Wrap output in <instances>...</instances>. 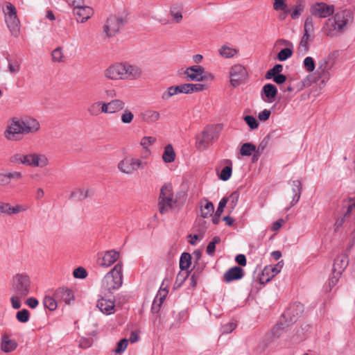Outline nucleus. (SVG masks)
Here are the masks:
<instances>
[{"label":"nucleus","mask_w":355,"mask_h":355,"mask_svg":"<svg viewBox=\"0 0 355 355\" xmlns=\"http://www.w3.org/2000/svg\"><path fill=\"white\" fill-rule=\"evenodd\" d=\"M123 283L122 264L118 263L106 274L102 280V285L108 291L118 289Z\"/></svg>","instance_id":"nucleus-7"},{"label":"nucleus","mask_w":355,"mask_h":355,"mask_svg":"<svg viewBox=\"0 0 355 355\" xmlns=\"http://www.w3.org/2000/svg\"><path fill=\"white\" fill-rule=\"evenodd\" d=\"M334 12V6L328 5L325 3H315L310 8V12L312 15L320 18H325L331 15Z\"/></svg>","instance_id":"nucleus-14"},{"label":"nucleus","mask_w":355,"mask_h":355,"mask_svg":"<svg viewBox=\"0 0 355 355\" xmlns=\"http://www.w3.org/2000/svg\"><path fill=\"white\" fill-rule=\"evenodd\" d=\"M73 276L76 278L84 279L87 277V272L83 267H78L73 270Z\"/></svg>","instance_id":"nucleus-56"},{"label":"nucleus","mask_w":355,"mask_h":355,"mask_svg":"<svg viewBox=\"0 0 355 355\" xmlns=\"http://www.w3.org/2000/svg\"><path fill=\"white\" fill-rule=\"evenodd\" d=\"M220 242V238L219 236H214L212 241L208 244L206 252L210 255L213 256L215 253L216 245Z\"/></svg>","instance_id":"nucleus-42"},{"label":"nucleus","mask_w":355,"mask_h":355,"mask_svg":"<svg viewBox=\"0 0 355 355\" xmlns=\"http://www.w3.org/2000/svg\"><path fill=\"white\" fill-rule=\"evenodd\" d=\"M123 24L124 20L122 17L115 15L110 16L108 17L106 24L103 26V31L107 37H113L119 32Z\"/></svg>","instance_id":"nucleus-11"},{"label":"nucleus","mask_w":355,"mask_h":355,"mask_svg":"<svg viewBox=\"0 0 355 355\" xmlns=\"http://www.w3.org/2000/svg\"><path fill=\"white\" fill-rule=\"evenodd\" d=\"M21 68V62L19 60H8V71L12 74L18 73Z\"/></svg>","instance_id":"nucleus-45"},{"label":"nucleus","mask_w":355,"mask_h":355,"mask_svg":"<svg viewBox=\"0 0 355 355\" xmlns=\"http://www.w3.org/2000/svg\"><path fill=\"white\" fill-rule=\"evenodd\" d=\"M270 270L272 271V275L270 277L266 278V282H269L272 278H273L275 275H277L279 272L277 270V268L274 267V266H266V271Z\"/></svg>","instance_id":"nucleus-61"},{"label":"nucleus","mask_w":355,"mask_h":355,"mask_svg":"<svg viewBox=\"0 0 355 355\" xmlns=\"http://www.w3.org/2000/svg\"><path fill=\"white\" fill-rule=\"evenodd\" d=\"M52 60L53 62H64V56L61 47H58L54 49L52 53Z\"/></svg>","instance_id":"nucleus-41"},{"label":"nucleus","mask_w":355,"mask_h":355,"mask_svg":"<svg viewBox=\"0 0 355 355\" xmlns=\"http://www.w3.org/2000/svg\"><path fill=\"white\" fill-rule=\"evenodd\" d=\"M191 93L201 92L206 89V86L205 85L200 84V83H197V84L191 83Z\"/></svg>","instance_id":"nucleus-63"},{"label":"nucleus","mask_w":355,"mask_h":355,"mask_svg":"<svg viewBox=\"0 0 355 355\" xmlns=\"http://www.w3.org/2000/svg\"><path fill=\"white\" fill-rule=\"evenodd\" d=\"M168 294V291L166 289L159 290L154 300L158 302L159 304H162L164 300H165L166 295Z\"/></svg>","instance_id":"nucleus-57"},{"label":"nucleus","mask_w":355,"mask_h":355,"mask_svg":"<svg viewBox=\"0 0 355 355\" xmlns=\"http://www.w3.org/2000/svg\"><path fill=\"white\" fill-rule=\"evenodd\" d=\"M134 119L133 113L128 109L123 110L121 119L123 123H130Z\"/></svg>","instance_id":"nucleus-51"},{"label":"nucleus","mask_w":355,"mask_h":355,"mask_svg":"<svg viewBox=\"0 0 355 355\" xmlns=\"http://www.w3.org/2000/svg\"><path fill=\"white\" fill-rule=\"evenodd\" d=\"M25 162L26 166L44 168L49 164V159L44 154L31 153L26 154Z\"/></svg>","instance_id":"nucleus-13"},{"label":"nucleus","mask_w":355,"mask_h":355,"mask_svg":"<svg viewBox=\"0 0 355 355\" xmlns=\"http://www.w3.org/2000/svg\"><path fill=\"white\" fill-rule=\"evenodd\" d=\"M96 306L104 314L110 315L115 312L114 302L110 300L101 298L98 300Z\"/></svg>","instance_id":"nucleus-21"},{"label":"nucleus","mask_w":355,"mask_h":355,"mask_svg":"<svg viewBox=\"0 0 355 355\" xmlns=\"http://www.w3.org/2000/svg\"><path fill=\"white\" fill-rule=\"evenodd\" d=\"M16 318L20 322L25 323L29 320L30 313L27 309L19 311L16 314Z\"/></svg>","instance_id":"nucleus-49"},{"label":"nucleus","mask_w":355,"mask_h":355,"mask_svg":"<svg viewBox=\"0 0 355 355\" xmlns=\"http://www.w3.org/2000/svg\"><path fill=\"white\" fill-rule=\"evenodd\" d=\"M160 114L158 112L148 110L143 113V119L147 123H154L159 120Z\"/></svg>","instance_id":"nucleus-32"},{"label":"nucleus","mask_w":355,"mask_h":355,"mask_svg":"<svg viewBox=\"0 0 355 355\" xmlns=\"http://www.w3.org/2000/svg\"><path fill=\"white\" fill-rule=\"evenodd\" d=\"M170 14L173 17V21L179 23L182 21V15L180 11H175L173 8H171L170 10Z\"/></svg>","instance_id":"nucleus-59"},{"label":"nucleus","mask_w":355,"mask_h":355,"mask_svg":"<svg viewBox=\"0 0 355 355\" xmlns=\"http://www.w3.org/2000/svg\"><path fill=\"white\" fill-rule=\"evenodd\" d=\"M282 70L283 67L282 64H275L272 69L266 72L265 77L266 79H270L272 76L280 74L279 73L282 72Z\"/></svg>","instance_id":"nucleus-44"},{"label":"nucleus","mask_w":355,"mask_h":355,"mask_svg":"<svg viewBox=\"0 0 355 355\" xmlns=\"http://www.w3.org/2000/svg\"><path fill=\"white\" fill-rule=\"evenodd\" d=\"M352 20L353 15L351 10H341L325 21L322 31L327 37H337L345 31L347 24Z\"/></svg>","instance_id":"nucleus-3"},{"label":"nucleus","mask_w":355,"mask_h":355,"mask_svg":"<svg viewBox=\"0 0 355 355\" xmlns=\"http://www.w3.org/2000/svg\"><path fill=\"white\" fill-rule=\"evenodd\" d=\"M147 165L146 162H142L137 158H125L118 164L119 170L126 174H132L138 169H143Z\"/></svg>","instance_id":"nucleus-10"},{"label":"nucleus","mask_w":355,"mask_h":355,"mask_svg":"<svg viewBox=\"0 0 355 355\" xmlns=\"http://www.w3.org/2000/svg\"><path fill=\"white\" fill-rule=\"evenodd\" d=\"M31 288V281L28 275L17 273L12 277L10 283V291L12 293L10 302L13 309H20L21 300L29 295Z\"/></svg>","instance_id":"nucleus-4"},{"label":"nucleus","mask_w":355,"mask_h":355,"mask_svg":"<svg viewBox=\"0 0 355 355\" xmlns=\"http://www.w3.org/2000/svg\"><path fill=\"white\" fill-rule=\"evenodd\" d=\"M331 68V65L328 59L320 60L315 73V76L313 77V75L307 76L306 78L300 82L297 90H302L304 87L310 86L312 82H316L320 79L322 83H325L329 79V70Z\"/></svg>","instance_id":"nucleus-6"},{"label":"nucleus","mask_w":355,"mask_h":355,"mask_svg":"<svg viewBox=\"0 0 355 355\" xmlns=\"http://www.w3.org/2000/svg\"><path fill=\"white\" fill-rule=\"evenodd\" d=\"M191 83H185L176 86L169 87L162 95L163 100H168L178 94H191Z\"/></svg>","instance_id":"nucleus-16"},{"label":"nucleus","mask_w":355,"mask_h":355,"mask_svg":"<svg viewBox=\"0 0 355 355\" xmlns=\"http://www.w3.org/2000/svg\"><path fill=\"white\" fill-rule=\"evenodd\" d=\"M347 209L345 211V216L349 217L350 215L355 214V200L349 198L346 202Z\"/></svg>","instance_id":"nucleus-46"},{"label":"nucleus","mask_w":355,"mask_h":355,"mask_svg":"<svg viewBox=\"0 0 355 355\" xmlns=\"http://www.w3.org/2000/svg\"><path fill=\"white\" fill-rule=\"evenodd\" d=\"M244 121L251 129H256L258 128L259 123L254 116L249 115L245 116H244Z\"/></svg>","instance_id":"nucleus-54"},{"label":"nucleus","mask_w":355,"mask_h":355,"mask_svg":"<svg viewBox=\"0 0 355 355\" xmlns=\"http://www.w3.org/2000/svg\"><path fill=\"white\" fill-rule=\"evenodd\" d=\"M304 67L308 72H312L315 67L314 60L311 57H306L304 60Z\"/></svg>","instance_id":"nucleus-52"},{"label":"nucleus","mask_w":355,"mask_h":355,"mask_svg":"<svg viewBox=\"0 0 355 355\" xmlns=\"http://www.w3.org/2000/svg\"><path fill=\"white\" fill-rule=\"evenodd\" d=\"M204 72L205 68L196 64L187 68L184 73L187 76V81H202Z\"/></svg>","instance_id":"nucleus-17"},{"label":"nucleus","mask_w":355,"mask_h":355,"mask_svg":"<svg viewBox=\"0 0 355 355\" xmlns=\"http://www.w3.org/2000/svg\"><path fill=\"white\" fill-rule=\"evenodd\" d=\"M256 146L252 143H245L240 148V153L242 156H250L256 152Z\"/></svg>","instance_id":"nucleus-36"},{"label":"nucleus","mask_w":355,"mask_h":355,"mask_svg":"<svg viewBox=\"0 0 355 355\" xmlns=\"http://www.w3.org/2000/svg\"><path fill=\"white\" fill-rule=\"evenodd\" d=\"M314 32V22L312 17H308L304 22V33L312 34Z\"/></svg>","instance_id":"nucleus-48"},{"label":"nucleus","mask_w":355,"mask_h":355,"mask_svg":"<svg viewBox=\"0 0 355 355\" xmlns=\"http://www.w3.org/2000/svg\"><path fill=\"white\" fill-rule=\"evenodd\" d=\"M262 94L266 96V98H263L266 102L272 103L277 94V89L272 84H266L263 87Z\"/></svg>","instance_id":"nucleus-24"},{"label":"nucleus","mask_w":355,"mask_h":355,"mask_svg":"<svg viewBox=\"0 0 355 355\" xmlns=\"http://www.w3.org/2000/svg\"><path fill=\"white\" fill-rule=\"evenodd\" d=\"M128 344V340L126 338L121 339L119 342H118L116 347L114 349L116 353L120 354L125 351L127 348Z\"/></svg>","instance_id":"nucleus-55"},{"label":"nucleus","mask_w":355,"mask_h":355,"mask_svg":"<svg viewBox=\"0 0 355 355\" xmlns=\"http://www.w3.org/2000/svg\"><path fill=\"white\" fill-rule=\"evenodd\" d=\"M40 127L39 122L32 117L13 118L4 132V136L8 140L18 141L21 139V135L36 132Z\"/></svg>","instance_id":"nucleus-2"},{"label":"nucleus","mask_w":355,"mask_h":355,"mask_svg":"<svg viewBox=\"0 0 355 355\" xmlns=\"http://www.w3.org/2000/svg\"><path fill=\"white\" fill-rule=\"evenodd\" d=\"M58 300L54 297L45 296L43 300L44 306L50 311H54L57 308Z\"/></svg>","instance_id":"nucleus-37"},{"label":"nucleus","mask_w":355,"mask_h":355,"mask_svg":"<svg viewBox=\"0 0 355 355\" xmlns=\"http://www.w3.org/2000/svg\"><path fill=\"white\" fill-rule=\"evenodd\" d=\"M232 171V169L230 166H225L220 172V178L223 181H227L231 177Z\"/></svg>","instance_id":"nucleus-53"},{"label":"nucleus","mask_w":355,"mask_h":355,"mask_svg":"<svg viewBox=\"0 0 355 355\" xmlns=\"http://www.w3.org/2000/svg\"><path fill=\"white\" fill-rule=\"evenodd\" d=\"M73 14L76 16V19L78 22L84 23L91 17L93 14V10L92 8L83 5L73 10Z\"/></svg>","instance_id":"nucleus-20"},{"label":"nucleus","mask_w":355,"mask_h":355,"mask_svg":"<svg viewBox=\"0 0 355 355\" xmlns=\"http://www.w3.org/2000/svg\"><path fill=\"white\" fill-rule=\"evenodd\" d=\"M92 344V341L90 338H83L80 340L79 346L81 348L86 349L89 347Z\"/></svg>","instance_id":"nucleus-62"},{"label":"nucleus","mask_w":355,"mask_h":355,"mask_svg":"<svg viewBox=\"0 0 355 355\" xmlns=\"http://www.w3.org/2000/svg\"><path fill=\"white\" fill-rule=\"evenodd\" d=\"M243 275V270L239 266H234L224 274L223 279L226 282H230L241 279Z\"/></svg>","instance_id":"nucleus-23"},{"label":"nucleus","mask_w":355,"mask_h":355,"mask_svg":"<svg viewBox=\"0 0 355 355\" xmlns=\"http://www.w3.org/2000/svg\"><path fill=\"white\" fill-rule=\"evenodd\" d=\"M313 39V35L310 33H304V35L300 42L298 48L299 51L306 53L309 51V43Z\"/></svg>","instance_id":"nucleus-30"},{"label":"nucleus","mask_w":355,"mask_h":355,"mask_svg":"<svg viewBox=\"0 0 355 355\" xmlns=\"http://www.w3.org/2000/svg\"><path fill=\"white\" fill-rule=\"evenodd\" d=\"M26 210V208L21 205H17L11 207L9 203L0 202V213L6 214L8 215L16 214Z\"/></svg>","instance_id":"nucleus-25"},{"label":"nucleus","mask_w":355,"mask_h":355,"mask_svg":"<svg viewBox=\"0 0 355 355\" xmlns=\"http://www.w3.org/2000/svg\"><path fill=\"white\" fill-rule=\"evenodd\" d=\"M157 139L153 137H144L141 139L140 144L145 149L147 155L150 154V150L148 147L156 142Z\"/></svg>","instance_id":"nucleus-39"},{"label":"nucleus","mask_w":355,"mask_h":355,"mask_svg":"<svg viewBox=\"0 0 355 355\" xmlns=\"http://www.w3.org/2000/svg\"><path fill=\"white\" fill-rule=\"evenodd\" d=\"M119 253L115 250H108L98 259V263L101 266L109 267L118 260Z\"/></svg>","instance_id":"nucleus-18"},{"label":"nucleus","mask_w":355,"mask_h":355,"mask_svg":"<svg viewBox=\"0 0 355 355\" xmlns=\"http://www.w3.org/2000/svg\"><path fill=\"white\" fill-rule=\"evenodd\" d=\"M111 114H114L121 110H123L125 106V103L121 99H112L108 102Z\"/></svg>","instance_id":"nucleus-31"},{"label":"nucleus","mask_w":355,"mask_h":355,"mask_svg":"<svg viewBox=\"0 0 355 355\" xmlns=\"http://www.w3.org/2000/svg\"><path fill=\"white\" fill-rule=\"evenodd\" d=\"M349 263L347 257L344 254L338 256L334 259L332 271L336 273V275H341Z\"/></svg>","instance_id":"nucleus-22"},{"label":"nucleus","mask_w":355,"mask_h":355,"mask_svg":"<svg viewBox=\"0 0 355 355\" xmlns=\"http://www.w3.org/2000/svg\"><path fill=\"white\" fill-rule=\"evenodd\" d=\"M220 130L221 127L220 125H207L203 130L196 136V148L200 150H203L209 148V146L218 139Z\"/></svg>","instance_id":"nucleus-5"},{"label":"nucleus","mask_w":355,"mask_h":355,"mask_svg":"<svg viewBox=\"0 0 355 355\" xmlns=\"http://www.w3.org/2000/svg\"><path fill=\"white\" fill-rule=\"evenodd\" d=\"M273 7L276 10H285L287 5L284 0H275Z\"/></svg>","instance_id":"nucleus-58"},{"label":"nucleus","mask_w":355,"mask_h":355,"mask_svg":"<svg viewBox=\"0 0 355 355\" xmlns=\"http://www.w3.org/2000/svg\"><path fill=\"white\" fill-rule=\"evenodd\" d=\"M89 196V190L84 189H76L70 195V198L76 200H83Z\"/></svg>","instance_id":"nucleus-33"},{"label":"nucleus","mask_w":355,"mask_h":355,"mask_svg":"<svg viewBox=\"0 0 355 355\" xmlns=\"http://www.w3.org/2000/svg\"><path fill=\"white\" fill-rule=\"evenodd\" d=\"M293 55V50L290 48H285L282 49L277 55V59L279 61H284L291 57Z\"/></svg>","instance_id":"nucleus-47"},{"label":"nucleus","mask_w":355,"mask_h":355,"mask_svg":"<svg viewBox=\"0 0 355 355\" xmlns=\"http://www.w3.org/2000/svg\"><path fill=\"white\" fill-rule=\"evenodd\" d=\"M239 198V193L238 191L232 192L228 197H226L227 200H228L229 206L228 208H230L231 210H234L236 207Z\"/></svg>","instance_id":"nucleus-38"},{"label":"nucleus","mask_w":355,"mask_h":355,"mask_svg":"<svg viewBox=\"0 0 355 355\" xmlns=\"http://www.w3.org/2000/svg\"><path fill=\"white\" fill-rule=\"evenodd\" d=\"M219 54L225 58H230L234 57L238 53V50L231 48L228 46L223 45L218 50Z\"/></svg>","instance_id":"nucleus-34"},{"label":"nucleus","mask_w":355,"mask_h":355,"mask_svg":"<svg viewBox=\"0 0 355 355\" xmlns=\"http://www.w3.org/2000/svg\"><path fill=\"white\" fill-rule=\"evenodd\" d=\"M54 296L59 302H64L67 304H70L74 300L72 291L67 288H59L55 291Z\"/></svg>","instance_id":"nucleus-19"},{"label":"nucleus","mask_w":355,"mask_h":355,"mask_svg":"<svg viewBox=\"0 0 355 355\" xmlns=\"http://www.w3.org/2000/svg\"><path fill=\"white\" fill-rule=\"evenodd\" d=\"M293 197L291 202V206L295 205L300 200L302 193V184L298 180L293 181Z\"/></svg>","instance_id":"nucleus-28"},{"label":"nucleus","mask_w":355,"mask_h":355,"mask_svg":"<svg viewBox=\"0 0 355 355\" xmlns=\"http://www.w3.org/2000/svg\"><path fill=\"white\" fill-rule=\"evenodd\" d=\"M191 264V256L188 252L182 254L180 259V268L182 270H187Z\"/></svg>","instance_id":"nucleus-35"},{"label":"nucleus","mask_w":355,"mask_h":355,"mask_svg":"<svg viewBox=\"0 0 355 355\" xmlns=\"http://www.w3.org/2000/svg\"><path fill=\"white\" fill-rule=\"evenodd\" d=\"M143 71L137 65L128 62H116L103 72L104 76L111 80H135L140 78Z\"/></svg>","instance_id":"nucleus-1"},{"label":"nucleus","mask_w":355,"mask_h":355,"mask_svg":"<svg viewBox=\"0 0 355 355\" xmlns=\"http://www.w3.org/2000/svg\"><path fill=\"white\" fill-rule=\"evenodd\" d=\"M304 311V306L300 302L291 305L283 313L282 316L288 323L295 322Z\"/></svg>","instance_id":"nucleus-15"},{"label":"nucleus","mask_w":355,"mask_h":355,"mask_svg":"<svg viewBox=\"0 0 355 355\" xmlns=\"http://www.w3.org/2000/svg\"><path fill=\"white\" fill-rule=\"evenodd\" d=\"M6 22L11 34L17 37L19 33V20L17 16L15 7L10 3H7L4 8Z\"/></svg>","instance_id":"nucleus-9"},{"label":"nucleus","mask_w":355,"mask_h":355,"mask_svg":"<svg viewBox=\"0 0 355 355\" xmlns=\"http://www.w3.org/2000/svg\"><path fill=\"white\" fill-rule=\"evenodd\" d=\"M8 184H9L12 180H20L23 178V175L19 171H12L5 173Z\"/></svg>","instance_id":"nucleus-50"},{"label":"nucleus","mask_w":355,"mask_h":355,"mask_svg":"<svg viewBox=\"0 0 355 355\" xmlns=\"http://www.w3.org/2000/svg\"><path fill=\"white\" fill-rule=\"evenodd\" d=\"M10 162L14 164H26V155L21 153H16L10 157Z\"/></svg>","instance_id":"nucleus-43"},{"label":"nucleus","mask_w":355,"mask_h":355,"mask_svg":"<svg viewBox=\"0 0 355 355\" xmlns=\"http://www.w3.org/2000/svg\"><path fill=\"white\" fill-rule=\"evenodd\" d=\"M270 116V111L268 110H264L259 114L258 118L260 121H266L269 119Z\"/></svg>","instance_id":"nucleus-64"},{"label":"nucleus","mask_w":355,"mask_h":355,"mask_svg":"<svg viewBox=\"0 0 355 355\" xmlns=\"http://www.w3.org/2000/svg\"><path fill=\"white\" fill-rule=\"evenodd\" d=\"M176 201L173 200V193L171 184H164L160 190L158 199V209L161 214H165L173 208Z\"/></svg>","instance_id":"nucleus-8"},{"label":"nucleus","mask_w":355,"mask_h":355,"mask_svg":"<svg viewBox=\"0 0 355 355\" xmlns=\"http://www.w3.org/2000/svg\"><path fill=\"white\" fill-rule=\"evenodd\" d=\"M17 347V343L15 340H11L7 335H4L1 339V349L5 352H10L15 350Z\"/></svg>","instance_id":"nucleus-27"},{"label":"nucleus","mask_w":355,"mask_h":355,"mask_svg":"<svg viewBox=\"0 0 355 355\" xmlns=\"http://www.w3.org/2000/svg\"><path fill=\"white\" fill-rule=\"evenodd\" d=\"M111 114L108 102L100 101V114Z\"/></svg>","instance_id":"nucleus-60"},{"label":"nucleus","mask_w":355,"mask_h":355,"mask_svg":"<svg viewBox=\"0 0 355 355\" xmlns=\"http://www.w3.org/2000/svg\"><path fill=\"white\" fill-rule=\"evenodd\" d=\"M175 159V153L171 144L165 146L162 154V159L165 163H171Z\"/></svg>","instance_id":"nucleus-29"},{"label":"nucleus","mask_w":355,"mask_h":355,"mask_svg":"<svg viewBox=\"0 0 355 355\" xmlns=\"http://www.w3.org/2000/svg\"><path fill=\"white\" fill-rule=\"evenodd\" d=\"M88 114L92 116H97L100 114V101L92 103L87 109Z\"/></svg>","instance_id":"nucleus-40"},{"label":"nucleus","mask_w":355,"mask_h":355,"mask_svg":"<svg viewBox=\"0 0 355 355\" xmlns=\"http://www.w3.org/2000/svg\"><path fill=\"white\" fill-rule=\"evenodd\" d=\"M214 211V207L211 202L206 198L200 201V215L203 218L211 216Z\"/></svg>","instance_id":"nucleus-26"},{"label":"nucleus","mask_w":355,"mask_h":355,"mask_svg":"<svg viewBox=\"0 0 355 355\" xmlns=\"http://www.w3.org/2000/svg\"><path fill=\"white\" fill-rule=\"evenodd\" d=\"M248 78L246 69L241 64L234 65L230 70V83L236 87L244 83Z\"/></svg>","instance_id":"nucleus-12"}]
</instances>
